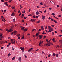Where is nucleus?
Masks as SVG:
<instances>
[{
    "label": "nucleus",
    "instance_id": "obj_53",
    "mask_svg": "<svg viewBox=\"0 0 62 62\" xmlns=\"http://www.w3.org/2000/svg\"><path fill=\"white\" fill-rule=\"evenodd\" d=\"M62 36V35H59L58 36V37H61Z\"/></svg>",
    "mask_w": 62,
    "mask_h": 62
},
{
    "label": "nucleus",
    "instance_id": "obj_28",
    "mask_svg": "<svg viewBox=\"0 0 62 62\" xmlns=\"http://www.w3.org/2000/svg\"><path fill=\"white\" fill-rule=\"evenodd\" d=\"M1 37V39H0V40H2V38H4V36H3L2 37Z\"/></svg>",
    "mask_w": 62,
    "mask_h": 62
},
{
    "label": "nucleus",
    "instance_id": "obj_21",
    "mask_svg": "<svg viewBox=\"0 0 62 62\" xmlns=\"http://www.w3.org/2000/svg\"><path fill=\"white\" fill-rule=\"evenodd\" d=\"M11 55V54H10V53H9V54L8 55V57H9Z\"/></svg>",
    "mask_w": 62,
    "mask_h": 62
},
{
    "label": "nucleus",
    "instance_id": "obj_44",
    "mask_svg": "<svg viewBox=\"0 0 62 62\" xmlns=\"http://www.w3.org/2000/svg\"><path fill=\"white\" fill-rule=\"evenodd\" d=\"M54 22H55V23H57V21L55 20H54Z\"/></svg>",
    "mask_w": 62,
    "mask_h": 62
},
{
    "label": "nucleus",
    "instance_id": "obj_20",
    "mask_svg": "<svg viewBox=\"0 0 62 62\" xmlns=\"http://www.w3.org/2000/svg\"><path fill=\"white\" fill-rule=\"evenodd\" d=\"M11 16H14V13H12V14L11 15Z\"/></svg>",
    "mask_w": 62,
    "mask_h": 62
},
{
    "label": "nucleus",
    "instance_id": "obj_7",
    "mask_svg": "<svg viewBox=\"0 0 62 62\" xmlns=\"http://www.w3.org/2000/svg\"><path fill=\"white\" fill-rule=\"evenodd\" d=\"M49 29V30H51V31H53V28H48Z\"/></svg>",
    "mask_w": 62,
    "mask_h": 62
},
{
    "label": "nucleus",
    "instance_id": "obj_37",
    "mask_svg": "<svg viewBox=\"0 0 62 62\" xmlns=\"http://www.w3.org/2000/svg\"><path fill=\"white\" fill-rule=\"evenodd\" d=\"M1 2H5V1H4V0H0Z\"/></svg>",
    "mask_w": 62,
    "mask_h": 62
},
{
    "label": "nucleus",
    "instance_id": "obj_5",
    "mask_svg": "<svg viewBox=\"0 0 62 62\" xmlns=\"http://www.w3.org/2000/svg\"><path fill=\"white\" fill-rule=\"evenodd\" d=\"M31 21V22H35L36 21V20H35L34 19H32L30 20Z\"/></svg>",
    "mask_w": 62,
    "mask_h": 62
},
{
    "label": "nucleus",
    "instance_id": "obj_13",
    "mask_svg": "<svg viewBox=\"0 0 62 62\" xmlns=\"http://www.w3.org/2000/svg\"><path fill=\"white\" fill-rule=\"evenodd\" d=\"M24 28H25V27H22L21 29L22 30H23V29H24Z\"/></svg>",
    "mask_w": 62,
    "mask_h": 62
},
{
    "label": "nucleus",
    "instance_id": "obj_50",
    "mask_svg": "<svg viewBox=\"0 0 62 62\" xmlns=\"http://www.w3.org/2000/svg\"><path fill=\"white\" fill-rule=\"evenodd\" d=\"M21 14H22V13H20L19 14V15H18L19 16H20V15H21Z\"/></svg>",
    "mask_w": 62,
    "mask_h": 62
},
{
    "label": "nucleus",
    "instance_id": "obj_8",
    "mask_svg": "<svg viewBox=\"0 0 62 62\" xmlns=\"http://www.w3.org/2000/svg\"><path fill=\"white\" fill-rule=\"evenodd\" d=\"M52 2H51V4L53 5H55V3L53 1H51Z\"/></svg>",
    "mask_w": 62,
    "mask_h": 62
},
{
    "label": "nucleus",
    "instance_id": "obj_15",
    "mask_svg": "<svg viewBox=\"0 0 62 62\" xmlns=\"http://www.w3.org/2000/svg\"><path fill=\"white\" fill-rule=\"evenodd\" d=\"M15 58H16V57H13V58H12V60H14L15 59Z\"/></svg>",
    "mask_w": 62,
    "mask_h": 62
},
{
    "label": "nucleus",
    "instance_id": "obj_54",
    "mask_svg": "<svg viewBox=\"0 0 62 62\" xmlns=\"http://www.w3.org/2000/svg\"><path fill=\"white\" fill-rule=\"evenodd\" d=\"M8 39H10V37H8Z\"/></svg>",
    "mask_w": 62,
    "mask_h": 62
},
{
    "label": "nucleus",
    "instance_id": "obj_1",
    "mask_svg": "<svg viewBox=\"0 0 62 62\" xmlns=\"http://www.w3.org/2000/svg\"><path fill=\"white\" fill-rule=\"evenodd\" d=\"M46 41L47 42V43L46 44V46H47V47L49 46H51V45H53L52 43H51L50 41H48V39H46Z\"/></svg>",
    "mask_w": 62,
    "mask_h": 62
},
{
    "label": "nucleus",
    "instance_id": "obj_14",
    "mask_svg": "<svg viewBox=\"0 0 62 62\" xmlns=\"http://www.w3.org/2000/svg\"><path fill=\"white\" fill-rule=\"evenodd\" d=\"M18 60L19 61H20L21 62V57H20L18 59Z\"/></svg>",
    "mask_w": 62,
    "mask_h": 62
},
{
    "label": "nucleus",
    "instance_id": "obj_6",
    "mask_svg": "<svg viewBox=\"0 0 62 62\" xmlns=\"http://www.w3.org/2000/svg\"><path fill=\"white\" fill-rule=\"evenodd\" d=\"M17 31H14V32H13V33H14V34L15 35H16V33L17 32Z\"/></svg>",
    "mask_w": 62,
    "mask_h": 62
},
{
    "label": "nucleus",
    "instance_id": "obj_10",
    "mask_svg": "<svg viewBox=\"0 0 62 62\" xmlns=\"http://www.w3.org/2000/svg\"><path fill=\"white\" fill-rule=\"evenodd\" d=\"M41 30H43L44 29V28H43V26H41Z\"/></svg>",
    "mask_w": 62,
    "mask_h": 62
},
{
    "label": "nucleus",
    "instance_id": "obj_27",
    "mask_svg": "<svg viewBox=\"0 0 62 62\" xmlns=\"http://www.w3.org/2000/svg\"><path fill=\"white\" fill-rule=\"evenodd\" d=\"M27 30H28L27 29H23V30H24V31H27Z\"/></svg>",
    "mask_w": 62,
    "mask_h": 62
},
{
    "label": "nucleus",
    "instance_id": "obj_12",
    "mask_svg": "<svg viewBox=\"0 0 62 62\" xmlns=\"http://www.w3.org/2000/svg\"><path fill=\"white\" fill-rule=\"evenodd\" d=\"M7 3L8 2H6L4 3V4L6 5L7 6H8V4H7Z\"/></svg>",
    "mask_w": 62,
    "mask_h": 62
},
{
    "label": "nucleus",
    "instance_id": "obj_38",
    "mask_svg": "<svg viewBox=\"0 0 62 62\" xmlns=\"http://www.w3.org/2000/svg\"><path fill=\"white\" fill-rule=\"evenodd\" d=\"M48 57H50V56H51V54H49L48 56Z\"/></svg>",
    "mask_w": 62,
    "mask_h": 62
},
{
    "label": "nucleus",
    "instance_id": "obj_59",
    "mask_svg": "<svg viewBox=\"0 0 62 62\" xmlns=\"http://www.w3.org/2000/svg\"><path fill=\"white\" fill-rule=\"evenodd\" d=\"M7 11V10H5L4 11H3L4 12H5Z\"/></svg>",
    "mask_w": 62,
    "mask_h": 62
},
{
    "label": "nucleus",
    "instance_id": "obj_23",
    "mask_svg": "<svg viewBox=\"0 0 62 62\" xmlns=\"http://www.w3.org/2000/svg\"><path fill=\"white\" fill-rule=\"evenodd\" d=\"M37 23H40V20H39L38 21H37Z\"/></svg>",
    "mask_w": 62,
    "mask_h": 62
},
{
    "label": "nucleus",
    "instance_id": "obj_51",
    "mask_svg": "<svg viewBox=\"0 0 62 62\" xmlns=\"http://www.w3.org/2000/svg\"><path fill=\"white\" fill-rule=\"evenodd\" d=\"M46 38V36H44V38H43V39H45Z\"/></svg>",
    "mask_w": 62,
    "mask_h": 62
},
{
    "label": "nucleus",
    "instance_id": "obj_42",
    "mask_svg": "<svg viewBox=\"0 0 62 62\" xmlns=\"http://www.w3.org/2000/svg\"><path fill=\"white\" fill-rule=\"evenodd\" d=\"M22 22L23 23V22H24V20L23 19L22 20Z\"/></svg>",
    "mask_w": 62,
    "mask_h": 62
},
{
    "label": "nucleus",
    "instance_id": "obj_19",
    "mask_svg": "<svg viewBox=\"0 0 62 62\" xmlns=\"http://www.w3.org/2000/svg\"><path fill=\"white\" fill-rule=\"evenodd\" d=\"M38 35H39V33H37L36 34V37H39V36H38Z\"/></svg>",
    "mask_w": 62,
    "mask_h": 62
},
{
    "label": "nucleus",
    "instance_id": "obj_22",
    "mask_svg": "<svg viewBox=\"0 0 62 62\" xmlns=\"http://www.w3.org/2000/svg\"><path fill=\"white\" fill-rule=\"evenodd\" d=\"M20 34H17L16 35L17 37H20Z\"/></svg>",
    "mask_w": 62,
    "mask_h": 62
},
{
    "label": "nucleus",
    "instance_id": "obj_46",
    "mask_svg": "<svg viewBox=\"0 0 62 62\" xmlns=\"http://www.w3.org/2000/svg\"><path fill=\"white\" fill-rule=\"evenodd\" d=\"M11 1H12V0H10L9 1V3H10Z\"/></svg>",
    "mask_w": 62,
    "mask_h": 62
},
{
    "label": "nucleus",
    "instance_id": "obj_25",
    "mask_svg": "<svg viewBox=\"0 0 62 62\" xmlns=\"http://www.w3.org/2000/svg\"><path fill=\"white\" fill-rule=\"evenodd\" d=\"M14 26L13 25L12 26H11V29H12V28H13L14 27Z\"/></svg>",
    "mask_w": 62,
    "mask_h": 62
},
{
    "label": "nucleus",
    "instance_id": "obj_49",
    "mask_svg": "<svg viewBox=\"0 0 62 62\" xmlns=\"http://www.w3.org/2000/svg\"><path fill=\"white\" fill-rule=\"evenodd\" d=\"M33 18H36V17L35 16H33Z\"/></svg>",
    "mask_w": 62,
    "mask_h": 62
},
{
    "label": "nucleus",
    "instance_id": "obj_57",
    "mask_svg": "<svg viewBox=\"0 0 62 62\" xmlns=\"http://www.w3.org/2000/svg\"><path fill=\"white\" fill-rule=\"evenodd\" d=\"M39 31H41V29H40L39 30Z\"/></svg>",
    "mask_w": 62,
    "mask_h": 62
},
{
    "label": "nucleus",
    "instance_id": "obj_60",
    "mask_svg": "<svg viewBox=\"0 0 62 62\" xmlns=\"http://www.w3.org/2000/svg\"><path fill=\"white\" fill-rule=\"evenodd\" d=\"M3 36V34H0V37H2V36Z\"/></svg>",
    "mask_w": 62,
    "mask_h": 62
},
{
    "label": "nucleus",
    "instance_id": "obj_29",
    "mask_svg": "<svg viewBox=\"0 0 62 62\" xmlns=\"http://www.w3.org/2000/svg\"><path fill=\"white\" fill-rule=\"evenodd\" d=\"M53 56H55L56 55V54H55V53H53Z\"/></svg>",
    "mask_w": 62,
    "mask_h": 62
},
{
    "label": "nucleus",
    "instance_id": "obj_26",
    "mask_svg": "<svg viewBox=\"0 0 62 62\" xmlns=\"http://www.w3.org/2000/svg\"><path fill=\"white\" fill-rule=\"evenodd\" d=\"M11 8H12V9H15V7H13V6H12L11 7Z\"/></svg>",
    "mask_w": 62,
    "mask_h": 62
},
{
    "label": "nucleus",
    "instance_id": "obj_39",
    "mask_svg": "<svg viewBox=\"0 0 62 62\" xmlns=\"http://www.w3.org/2000/svg\"><path fill=\"white\" fill-rule=\"evenodd\" d=\"M24 17V16H21V18L22 19H23V18Z\"/></svg>",
    "mask_w": 62,
    "mask_h": 62
},
{
    "label": "nucleus",
    "instance_id": "obj_47",
    "mask_svg": "<svg viewBox=\"0 0 62 62\" xmlns=\"http://www.w3.org/2000/svg\"><path fill=\"white\" fill-rule=\"evenodd\" d=\"M14 22L15 21V18H14L13 19Z\"/></svg>",
    "mask_w": 62,
    "mask_h": 62
},
{
    "label": "nucleus",
    "instance_id": "obj_45",
    "mask_svg": "<svg viewBox=\"0 0 62 62\" xmlns=\"http://www.w3.org/2000/svg\"><path fill=\"white\" fill-rule=\"evenodd\" d=\"M47 26H46L45 28V29L46 30L47 29Z\"/></svg>",
    "mask_w": 62,
    "mask_h": 62
},
{
    "label": "nucleus",
    "instance_id": "obj_58",
    "mask_svg": "<svg viewBox=\"0 0 62 62\" xmlns=\"http://www.w3.org/2000/svg\"><path fill=\"white\" fill-rule=\"evenodd\" d=\"M51 26L53 27H54V25H52Z\"/></svg>",
    "mask_w": 62,
    "mask_h": 62
},
{
    "label": "nucleus",
    "instance_id": "obj_30",
    "mask_svg": "<svg viewBox=\"0 0 62 62\" xmlns=\"http://www.w3.org/2000/svg\"><path fill=\"white\" fill-rule=\"evenodd\" d=\"M51 15H55V14L54 13H53L52 14H51Z\"/></svg>",
    "mask_w": 62,
    "mask_h": 62
},
{
    "label": "nucleus",
    "instance_id": "obj_33",
    "mask_svg": "<svg viewBox=\"0 0 62 62\" xmlns=\"http://www.w3.org/2000/svg\"><path fill=\"white\" fill-rule=\"evenodd\" d=\"M56 57H58V54H56Z\"/></svg>",
    "mask_w": 62,
    "mask_h": 62
},
{
    "label": "nucleus",
    "instance_id": "obj_43",
    "mask_svg": "<svg viewBox=\"0 0 62 62\" xmlns=\"http://www.w3.org/2000/svg\"><path fill=\"white\" fill-rule=\"evenodd\" d=\"M51 21H52V22H54V19H52V18H51Z\"/></svg>",
    "mask_w": 62,
    "mask_h": 62
},
{
    "label": "nucleus",
    "instance_id": "obj_3",
    "mask_svg": "<svg viewBox=\"0 0 62 62\" xmlns=\"http://www.w3.org/2000/svg\"><path fill=\"white\" fill-rule=\"evenodd\" d=\"M21 49L22 51H23L22 52H23L24 51V47H21Z\"/></svg>",
    "mask_w": 62,
    "mask_h": 62
},
{
    "label": "nucleus",
    "instance_id": "obj_24",
    "mask_svg": "<svg viewBox=\"0 0 62 62\" xmlns=\"http://www.w3.org/2000/svg\"><path fill=\"white\" fill-rule=\"evenodd\" d=\"M58 16L59 17H61L62 16L61 15H58Z\"/></svg>",
    "mask_w": 62,
    "mask_h": 62
},
{
    "label": "nucleus",
    "instance_id": "obj_52",
    "mask_svg": "<svg viewBox=\"0 0 62 62\" xmlns=\"http://www.w3.org/2000/svg\"><path fill=\"white\" fill-rule=\"evenodd\" d=\"M48 27L49 28H51V26H48Z\"/></svg>",
    "mask_w": 62,
    "mask_h": 62
},
{
    "label": "nucleus",
    "instance_id": "obj_36",
    "mask_svg": "<svg viewBox=\"0 0 62 62\" xmlns=\"http://www.w3.org/2000/svg\"><path fill=\"white\" fill-rule=\"evenodd\" d=\"M41 42H40V43L39 44V46H41V44H41Z\"/></svg>",
    "mask_w": 62,
    "mask_h": 62
},
{
    "label": "nucleus",
    "instance_id": "obj_62",
    "mask_svg": "<svg viewBox=\"0 0 62 62\" xmlns=\"http://www.w3.org/2000/svg\"><path fill=\"white\" fill-rule=\"evenodd\" d=\"M44 6H45V7H47V6L46 5H45Z\"/></svg>",
    "mask_w": 62,
    "mask_h": 62
},
{
    "label": "nucleus",
    "instance_id": "obj_18",
    "mask_svg": "<svg viewBox=\"0 0 62 62\" xmlns=\"http://www.w3.org/2000/svg\"><path fill=\"white\" fill-rule=\"evenodd\" d=\"M0 42L1 43V44H3V43H5V42H4L3 41H2V42H1V41H0Z\"/></svg>",
    "mask_w": 62,
    "mask_h": 62
},
{
    "label": "nucleus",
    "instance_id": "obj_9",
    "mask_svg": "<svg viewBox=\"0 0 62 62\" xmlns=\"http://www.w3.org/2000/svg\"><path fill=\"white\" fill-rule=\"evenodd\" d=\"M39 39H42V37H41V35H39Z\"/></svg>",
    "mask_w": 62,
    "mask_h": 62
},
{
    "label": "nucleus",
    "instance_id": "obj_31",
    "mask_svg": "<svg viewBox=\"0 0 62 62\" xmlns=\"http://www.w3.org/2000/svg\"><path fill=\"white\" fill-rule=\"evenodd\" d=\"M28 16L29 17H30V16H32V14L28 15Z\"/></svg>",
    "mask_w": 62,
    "mask_h": 62
},
{
    "label": "nucleus",
    "instance_id": "obj_48",
    "mask_svg": "<svg viewBox=\"0 0 62 62\" xmlns=\"http://www.w3.org/2000/svg\"><path fill=\"white\" fill-rule=\"evenodd\" d=\"M13 33H14L13 32L11 33V35H13Z\"/></svg>",
    "mask_w": 62,
    "mask_h": 62
},
{
    "label": "nucleus",
    "instance_id": "obj_4",
    "mask_svg": "<svg viewBox=\"0 0 62 62\" xmlns=\"http://www.w3.org/2000/svg\"><path fill=\"white\" fill-rule=\"evenodd\" d=\"M32 50H33V48H31L28 50V52L29 53L30 52H31L32 51Z\"/></svg>",
    "mask_w": 62,
    "mask_h": 62
},
{
    "label": "nucleus",
    "instance_id": "obj_41",
    "mask_svg": "<svg viewBox=\"0 0 62 62\" xmlns=\"http://www.w3.org/2000/svg\"><path fill=\"white\" fill-rule=\"evenodd\" d=\"M22 16L24 17V14H22Z\"/></svg>",
    "mask_w": 62,
    "mask_h": 62
},
{
    "label": "nucleus",
    "instance_id": "obj_63",
    "mask_svg": "<svg viewBox=\"0 0 62 62\" xmlns=\"http://www.w3.org/2000/svg\"><path fill=\"white\" fill-rule=\"evenodd\" d=\"M8 45H10L11 44V43H9L8 44Z\"/></svg>",
    "mask_w": 62,
    "mask_h": 62
},
{
    "label": "nucleus",
    "instance_id": "obj_64",
    "mask_svg": "<svg viewBox=\"0 0 62 62\" xmlns=\"http://www.w3.org/2000/svg\"><path fill=\"white\" fill-rule=\"evenodd\" d=\"M57 8H59V5H58L57 6Z\"/></svg>",
    "mask_w": 62,
    "mask_h": 62
},
{
    "label": "nucleus",
    "instance_id": "obj_56",
    "mask_svg": "<svg viewBox=\"0 0 62 62\" xmlns=\"http://www.w3.org/2000/svg\"><path fill=\"white\" fill-rule=\"evenodd\" d=\"M54 33L52 32V35L53 36H54Z\"/></svg>",
    "mask_w": 62,
    "mask_h": 62
},
{
    "label": "nucleus",
    "instance_id": "obj_34",
    "mask_svg": "<svg viewBox=\"0 0 62 62\" xmlns=\"http://www.w3.org/2000/svg\"><path fill=\"white\" fill-rule=\"evenodd\" d=\"M49 32H51V33H52V31L51 30H49L47 31V33H49Z\"/></svg>",
    "mask_w": 62,
    "mask_h": 62
},
{
    "label": "nucleus",
    "instance_id": "obj_32",
    "mask_svg": "<svg viewBox=\"0 0 62 62\" xmlns=\"http://www.w3.org/2000/svg\"><path fill=\"white\" fill-rule=\"evenodd\" d=\"M39 14V12H38V11H37L36 12V15H38V14Z\"/></svg>",
    "mask_w": 62,
    "mask_h": 62
},
{
    "label": "nucleus",
    "instance_id": "obj_40",
    "mask_svg": "<svg viewBox=\"0 0 62 62\" xmlns=\"http://www.w3.org/2000/svg\"><path fill=\"white\" fill-rule=\"evenodd\" d=\"M36 30V29H33L32 30V32H33L34 31V30Z\"/></svg>",
    "mask_w": 62,
    "mask_h": 62
},
{
    "label": "nucleus",
    "instance_id": "obj_16",
    "mask_svg": "<svg viewBox=\"0 0 62 62\" xmlns=\"http://www.w3.org/2000/svg\"><path fill=\"white\" fill-rule=\"evenodd\" d=\"M52 40L54 42H55V39L53 38L52 39Z\"/></svg>",
    "mask_w": 62,
    "mask_h": 62
},
{
    "label": "nucleus",
    "instance_id": "obj_35",
    "mask_svg": "<svg viewBox=\"0 0 62 62\" xmlns=\"http://www.w3.org/2000/svg\"><path fill=\"white\" fill-rule=\"evenodd\" d=\"M40 4L41 6H42V5H43V3H42V2H41V3H40Z\"/></svg>",
    "mask_w": 62,
    "mask_h": 62
},
{
    "label": "nucleus",
    "instance_id": "obj_55",
    "mask_svg": "<svg viewBox=\"0 0 62 62\" xmlns=\"http://www.w3.org/2000/svg\"><path fill=\"white\" fill-rule=\"evenodd\" d=\"M3 48H4V47H2L1 48V49H3Z\"/></svg>",
    "mask_w": 62,
    "mask_h": 62
},
{
    "label": "nucleus",
    "instance_id": "obj_17",
    "mask_svg": "<svg viewBox=\"0 0 62 62\" xmlns=\"http://www.w3.org/2000/svg\"><path fill=\"white\" fill-rule=\"evenodd\" d=\"M24 35H23V36L22 38H21V39H23L24 38Z\"/></svg>",
    "mask_w": 62,
    "mask_h": 62
},
{
    "label": "nucleus",
    "instance_id": "obj_2",
    "mask_svg": "<svg viewBox=\"0 0 62 62\" xmlns=\"http://www.w3.org/2000/svg\"><path fill=\"white\" fill-rule=\"evenodd\" d=\"M9 29V30H8V29H6V31L7 32H12V31H13V30L11 29Z\"/></svg>",
    "mask_w": 62,
    "mask_h": 62
},
{
    "label": "nucleus",
    "instance_id": "obj_11",
    "mask_svg": "<svg viewBox=\"0 0 62 62\" xmlns=\"http://www.w3.org/2000/svg\"><path fill=\"white\" fill-rule=\"evenodd\" d=\"M42 17L43 20H44V19H45V16H44L42 15Z\"/></svg>",
    "mask_w": 62,
    "mask_h": 62
},
{
    "label": "nucleus",
    "instance_id": "obj_61",
    "mask_svg": "<svg viewBox=\"0 0 62 62\" xmlns=\"http://www.w3.org/2000/svg\"><path fill=\"white\" fill-rule=\"evenodd\" d=\"M38 18V16H36V19H37Z\"/></svg>",
    "mask_w": 62,
    "mask_h": 62
}]
</instances>
